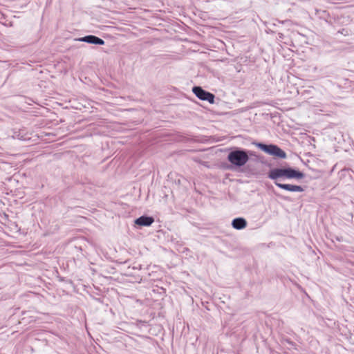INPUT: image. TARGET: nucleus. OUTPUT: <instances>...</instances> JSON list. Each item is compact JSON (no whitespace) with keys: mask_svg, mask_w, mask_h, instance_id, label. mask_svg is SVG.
Wrapping results in <instances>:
<instances>
[{"mask_svg":"<svg viewBox=\"0 0 354 354\" xmlns=\"http://www.w3.org/2000/svg\"><path fill=\"white\" fill-rule=\"evenodd\" d=\"M304 176V174L302 172L290 167L276 168L271 169L268 173V177L274 180H277L279 178L301 179Z\"/></svg>","mask_w":354,"mask_h":354,"instance_id":"nucleus-1","label":"nucleus"},{"mask_svg":"<svg viewBox=\"0 0 354 354\" xmlns=\"http://www.w3.org/2000/svg\"><path fill=\"white\" fill-rule=\"evenodd\" d=\"M227 160L232 165L241 167L249 160L247 153L243 150H234L229 153Z\"/></svg>","mask_w":354,"mask_h":354,"instance_id":"nucleus-2","label":"nucleus"},{"mask_svg":"<svg viewBox=\"0 0 354 354\" xmlns=\"http://www.w3.org/2000/svg\"><path fill=\"white\" fill-rule=\"evenodd\" d=\"M257 147L261 149L264 152L272 155L273 156L285 158L286 157V153L284 151H283L278 146L274 145H265L262 143L257 144Z\"/></svg>","mask_w":354,"mask_h":354,"instance_id":"nucleus-3","label":"nucleus"},{"mask_svg":"<svg viewBox=\"0 0 354 354\" xmlns=\"http://www.w3.org/2000/svg\"><path fill=\"white\" fill-rule=\"evenodd\" d=\"M195 95L202 100H206L211 104L214 103V95L205 90H192Z\"/></svg>","mask_w":354,"mask_h":354,"instance_id":"nucleus-4","label":"nucleus"},{"mask_svg":"<svg viewBox=\"0 0 354 354\" xmlns=\"http://www.w3.org/2000/svg\"><path fill=\"white\" fill-rule=\"evenodd\" d=\"M274 183L277 187H279L283 189L287 190V191L299 192H301L304 191V189L301 186H299V185H290V184H282V183H278L277 181H275Z\"/></svg>","mask_w":354,"mask_h":354,"instance_id":"nucleus-5","label":"nucleus"},{"mask_svg":"<svg viewBox=\"0 0 354 354\" xmlns=\"http://www.w3.org/2000/svg\"><path fill=\"white\" fill-rule=\"evenodd\" d=\"M80 41L87 42L89 44H99V45H103L104 44V41L103 39L94 36V35H88L86 37H84L79 39Z\"/></svg>","mask_w":354,"mask_h":354,"instance_id":"nucleus-6","label":"nucleus"},{"mask_svg":"<svg viewBox=\"0 0 354 354\" xmlns=\"http://www.w3.org/2000/svg\"><path fill=\"white\" fill-rule=\"evenodd\" d=\"M154 222V219L149 216H140L135 221L136 224L141 226H149Z\"/></svg>","mask_w":354,"mask_h":354,"instance_id":"nucleus-7","label":"nucleus"},{"mask_svg":"<svg viewBox=\"0 0 354 354\" xmlns=\"http://www.w3.org/2000/svg\"><path fill=\"white\" fill-rule=\"evenodd\" d=\"M232 225L236 230H242L246 227L247 222L243 218H236L232 221Z\"/></svg>","mask_w":354,"mask_h":354,"instance_id":"nucleus-8","label":"nucleus"},{"mask_svg":"<svg viewBox=\"0 0 354 354\" xmlns=\"http://www.w3.org/2000/svg\"><path fill=\"white\" fill-rule=\"evenodd\" d=\"M192 88H196V89H198V88H201V87H200V86H194Z\"/></svg>","mask_w":354,"mask_h":354,"instance_id":"nucleus-9","label":"nucleus"}]
</instances>
